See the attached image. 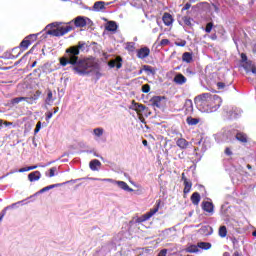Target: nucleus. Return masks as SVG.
I'll return each mask as SVG.
<instances>
[{
    "mask_svg": "<svg viewBox=\"0 0 256 256\" xmlns=\"http://www.w3.org/2000/svg\"><path fill=\"white\" fill-rule=\"evenodd\" d=\"M85 49V42H79L77 46H71L66 49V55L60 58V65L67 67V65H73L72 69L76 75L85 77L89 73H93L97 69L95 62L89 59L79 60V53Z\"/></svg>",
    "mask_w": 256,
    "mask_h": 256,
    "instance_id": "f257e3e1",
    "label": "nucleus"
},
{
    "mask_svg": "<svg viewBox=\"0 0 256 256\" xmlns=\"http://www.w3.org/2000/svg\"><path fill=\"white\" fill-rule=\"evenodd\" d=\"M194 103L201 113H215L221 107V97L211 93H204L196 96Z\"/></svg>",
    "mask_w": 256,
    "mask_h": 256,
    "instance_id": "f03ea898",
    "label": "nucleus"
},
{
    "mask_svg": "<svg viewBox=\"0 0 256 256\" xmlns=\"http://www.w3.org/2000/svg\"><path fill=\"white\" fill-rule=\"evenodd\" d=\"M59 25H61L59 22L49 24L47 27H50L51 30L47 31V35H52V37H63V35H67V33L73 31V27L71 25Z\"/></svg>",
    "mask_w": 256,
    "mask_h": 256,
    "instance_id": "7ed1b4c3",
    "label": "nucleus"
},
{
    "mask_svg": "<svg viewBox=\"0 0 256 256\" xmlns=\"http://www.w3.org/2000/svg\"><path fill=\"white\" fill-rule=\"evenodd\" d=\"M231 139H233V134H231V131H225L216 135V141L218 143H227L231 141Z\"/></svg>",
    "mask_w": 256,
    "mask_h": 256,
    "instance_id": "20e7f679",
    "label": "nucleus"
},
{
    "mask_svg": "<svg viewBox=\"0 0 256 256\" xmlns=\"http://www.w3.org/2000/svg\"><path fill=\"white\" fill-rule=\"evenodd\" d=\"M159 211V202L156 207L151 209L148 213L144 214L142 217L138 218V223H144V221H149V218L155 215Z\"/></svg>",
    "mask_w": 256,
    "mask_h": 256,
    "instance_id": "39448f33",
    "label": "nucleus"
},
{
    "mask_svg": "<svg viewBox=\"0 0 256 256\" xmlns=\"http://www.w3.org/2000/svg\"><path fill=\"white\" fill-rule=\"evenodd\" d=\"M111 3H113V2L105 3L103 1H97L93 5V11H96L97 13H99V12L103 11V9H105V5L109 6V5H111Z\"/></svg>",
    "mask_w": 256,
    "mask_h": 256,
    "instance_id": "423d86ee",
    "label": "nucleus"
},
{
    "mask_svg": "<svg viewBox=\"0 0 256 256\" xmlns=\"http://www.w3.org/2000/svg\"><path fill=\"white\" fill-rule=\"evenodd\" d=\"M114 185H117V187H119V189H122V191L133 193V188L129 187V185L125 181L116 180Z\"/></svg>",
    "mask_w": 256,
    "mask_h": 256,
    "instance_id": "0eeeda50",
    "label": "nucleus"
},
{
    "mask_svg": "<svg viewBox=\"0 0 256 256\" xmlns=\"http://www.w3.org/2000/svg\"><path fill=\"white\" fill-rule=\"evenodd\" d=\"M150 53L151 50L148 47H143L137 51V57L138 59H146V57H149Z\"/></svg>",
    "mask_w": 256,
    "mask_h": 256,
    "instance_id": "6e6552de",
    "label": "nucleus"
},
{
    "mask_svg": "<svg viewBox=\"0 0 256 256\" xmlns=\"http://www.w3.org/2000/svg\"><path fill=\"white\" fill-rule=\"evenodd\" d=\"M202 209L203 211H205L206 213H210L211 215L215 213V206H213V204L209 201H205L202 203Z\"/></svg>",
    "mask_w": 256,
    "mask_h": 256,
    "instance_id": "1a4fd4ad",
    "label": "nucleus"
},
{
    "mask_svg": "<svg viewBox=\"0 0 256 256\" xmlns=\"http://www.w3.org/2000/svg\"><path fill=\"white\" fill-rule=\"evenodd\" d=\"M39 97H41V91H36L33 96L25 97V101L28 105H33V103H36L39 100Z\"/></svg>",
    "mask_w": 256,
    "mask_h": 256,
    "instance_id": "9d476101",
    "label": "nucleus"
},
{
    "mask_svg": "<svg viewBox=\"0 0 256 256\" xmlns=\"http://www.w3.org/2000/svg\"><path fill=\"white\" fill-rule=\"evenodd\" d=\"M87 21H90L89 18L78 16L74 20V25H76V27H85L87 25Z\"/></svg>",
    "mask_w": 256,
    "mask_h": 256,
    "instance_id": "9b49d317",
    "label": "nucleus"
},
{
    "mask_svg": "<svg viewBox=\"0 0 256 256\" xmlns=\"http://www.w3.org/2000/svg\"><path fill=\"white\" fill-rule=\"evenodd\" d=\"M174 83H176V85H185L187 78L183 74L178 73L174 77Z\"/></svg>",
    "mask_w": 256,
    "mask_h": 256,
    "instance_id": "f8f14e48",
    "label": "nucleus"
},
{
    "mask_svg": "<svg viewBox=\"0 0 256 256\" xmlns=\"http://www.w3.org/2000/svg\"><path fill=\"white\" fill-rule=\"evenodd\" d=\"M103 133H105V129L101 127L95 128L92 132V135L94 136L95 141H99V139L103 137Z\"/></svg>",
    "mask_w": 256,
    "mask_h": 256,
    "instance_id": "ddd939ff",
    "label": "nucleus"
},
{
    "mask_svg": "<svg viewBox=\"0 0 256 256\" xmlns=\"http://www.w3.org/2000/svg\"><path fill=\"white\" fill-rule=\"evenodd\" d=\"M162 21L166 27H170V25H173V16L169 13H164Z\"/></svg>",
    "mask_w": 256,
    "mask_h": 256,
    "instance_id": "4468645a",
    "label": "nucleus"
},
{
    "mask_svg": "<svg viewBox=\"0 0 256 256\" xmlns=\"http://www.w3.org/2000/svg\"><path fill=\"white\" fill-rule=\"evenodd\" d=\"M199 233L205 236L213 235V228L209 225L202 226L199 230Z\"/></svg>",
    "mask_w": 256,
    "mask_h": 256,
    "instance_id": "2eb2a0df",
    "label": "nucleus"
},
{
    "mask_svg": "<svg viewBox=\"0 0 256 256\" xmlns=\"http://www.w3.org/2000/svg\"><path fill=\"white\" fill-rule=\"evenodd\" d=\"M108 65L111 69L117 67L118 69H121V67L123 66V64H121V58H116L115 60H110L108 62Z\"/></svg>",
    "mask_w": 256,
    "mask_h": 256,
    "instance_id": "dca6fc26",
    "label": "nucleus"
},
{
    "mask_svg": "<svg viewBox=\"0 0 256 256\" xmlns=\"http://www.w3.org/2000/svg\"><path fill=\"white\" fill-rule=\"evenodd\" d=\"M118 28H119V26L117 25V22H115V21H108L105 26L106 31H111V32L117 31Z\"/></svg>",
    "mask_w": 256,
    "mask_h": 256,
    "instance_id": "f3484780",
    "label": "nucleus"
},
{
    "mask_svg": "<svg viewBox=\"0 0 256 256\" xmlns=\"http://www.w3.org/2000/svg\"><path fill=\"white\" fill-rule=\"evenodd\" d=\"M89 167H90L91 171H99V168L101 167V161L94 159V160L90 161Z\"/></svg>",
    "mask_w": 256,
    "mask_h": 256,
    "instance_id": "a211bd4d",
    "label": "nucleus"
},
{
    "mask_svg": "<svg viewBox=\"0 0 256 256\" xmlns=\"http://www.w3.org/2000/svg\"><path fill=\"white\" fill-rule=\"evenodd\" d=\"M28 179L29 181H31V183H33L34 181H39V179H41V172L39 171L31 172L28 175Z\"/></svg>",
    "mask_w": 256,
    "mask_h": 256,
    "instance_id": "6ab92c4d",
    "label": "nucleus"
},
{
    "mask_svg": "<svg viewBox=\"0 0 256 256\" xmlns=\"http://www.w3.org/2000/svg\"><path fill=\"white\" fill-rule=\"evenodd\" d=\"M176 145L177 147H179L180 149H187V147H189V142L186 141L184 138H179L176 141Z\"/></svg>",
    "mask_w": 256,
    "mask_h": 256,
    "instance_id": "aec40b11",
    "label": "nucleus"
},
{
    "mask_svg": "<svg viewBox=\"0 0 256 256\" xmlns=\"http://www.w3.org/2000/svg\"><path fill=\"white\" fill-rule=\"evenodd\" d=\"M23 203H24V201L22 200V201H18V202H16V203H14V204H12V205H10V206L5 207V208L2 210L1 215H3V217H5V215L7 214V210H9V209H15V207H17L18 205H23Z\"/></svg>",
    "mask_w": 256,
    "mask_h": 256,
    "instance_id": "412c9836",
    "label": "nucleus"
},
{
    "mask_svg": "<svg viewBox=\"0 0 256 256\" xmlns=\"http://www.w3.org/2000/svg\"><path fill=\"white\" fill-rule=\"evenodd\" d=\"M230 117L231 119H237V117H240L241 113H243V111L239 108H232V110H230Z\"/></svg>",
    "mask_w": 256,
    "mask_h": 256,
    "instance_id": "4be33fe9",
    "label": "nucleus"
},
{
    "mask_svg": "<svg viewBox=\"0 0 256 256\" xmlns=\"http://www.w3.org/2000/svg\"><path fill=\"white\" fill-rule=\"evenodd\" d=\"M150 102H151L152 107H157L158 109H160V107H161V97L160 96L153 97L150 100Z\"/></svg>",
    "mask_w": 256,
    "mask_h": 256,
    "instance_id": "5701e85b",
    "label": "nucleus"
},
{
    "mask_svg": "<svg viewBox=\"0 0 256 256\" xmlns=\"http://www.w3.org/2000/svg\"><path fill=\"white\" fill-rule=\"evenodd\" d=\"M90 181H102L103 183H113L115 185L117 180L112 178H88Z\"/></svg>",
    "mask_w": 256,
    "mask_h": 256,
    "instance_id": "b1692460",
    "label": "nucleus"
},
{
    "mask_svg": "<svg viewBox=\"0 0 256 256\" xmlns=\"http://www.w3.org/2000/svg\"><path fill=\"white\" fill-rule=\"evenodd\" d=\"M201 201V195L198 192H194L191 196V202L193 205H199Z\"/></svg>",
    "mask_w": 256,
    "mask_h": 256,
    "instance_id": "393cba45",
    "label": "nucleus"
},
{
    "mask_svg": "<svg viewBox=\"0 0 256 256\" xmlns=\"http://www.w3.org/2000/svg\"><path fill=\"white\" fill-rule=\"evenodd\" d=\"M63 184L61 183H58V184H52V185H49V186H46L44 188H42L38 194H41V193H46V191H51V189H55L56 187H61Z\"/></svg>",
    "mask_w": 256,
    "mask_h": 256,
    "instance_id": "a878e982",
    "label": "nucleus"
},
{
    "mask_svg": "<svg viewBox=\"0 0 256 256\" xmlns=\"http://www.w3.org/2000/svg\"><path fill=\"white\" fill-rule=\"evenodd\" d=\"M235 138L237 139V141H240V143H247V135L245 133L238 132L235 135Z\"/></svg>",
    "mask_w": 256,
    "mask_h": 256,
    "instance_id": "bb28decb",
    "label": "nucleus"
},
{
    "mask_svg": "<svg viewBox=\"0 0 256 256\" xmlns=\"http://www.w3.org/2000/svg\"><path fill=\"white\" fill-rule=\"evenodd\" d=\"M191 187H193V183H191V180L185 179L184 182V193L187 195V193H190Z\"/></svg>",
    "mask_w": 256,
    "mask_h": 256,
    "instance_id": "cd10ccee",
    "label": "nucleus"
},
{
    "mask_svg": "<svg viewBox=\"0 0 256 256\" xmlns=\"http://www.w3.org/2000/svg\"><path fill=\"white\" fill-rule=\"evenodd\" d=\"M134 111H137L138 113H143L145 111V105L134 103L131 107Z\"/></svg>",
    "mask_w": 256,
    "mask_h": 256,
    "instance_id": "c85d7f7f",
    "label": "nucleus"
},
{
    "mask_svg": "<svg viewBox=\"0 0 256 256\" xmlns=\"http://www.w3.org/2000/svg\"><path fill=\"white\" fill-rule=\"evenodd\" d=\"M182 61H184V63H191L193 61V55L189 52H185L182 55Z\"/></svg>",
    "mask_w": 256,
    "mask_h": 256,
    "instance_id": "c756f323",
    "label": "nucleus"
},
{
    "mask_svg": "<svg viewBox=\"0 0 256 256\" xmlns=\"http://www.w3.org/2000/svg\"><path fill=\"white\" fill-rule=\"evenodd\" d=\"M253 62L248 60L247 62L242 63L243 69H245L246 73H251V69L253 67Z\"/></svg>",
    "mask_w": 256,
    "mask_h": 256,
    "instance_id": "7c9ffc66",
    "label": "nucleus"
},
{
    "mask_svg": "<svg viewBox=\"0 0 256 256\" xmlns=\"http://www.w3.org/2000/svg\"><path fill=\"white\" fill-rule=\"evenodd\" d=\"M199 249H204L205 251H208V249H211V243L209 242H199L198 243Z\"/></svg>",
    "mask_w": 256,
    "mask_h": 256,
    "instance_id": "2f4dec72",
    "label": "nucleus"
},
{
    "mask_svg": "<svg viewBox=\"0 0 256 256\" xmlns=\"http://www.w3.org/2000/svg\"><path fill=\"white\" fill-rule=\"evenodd\" d=\"M186 253H199V246L197 245H191L188 248H186Z\"/></svg>",
    "mask_w": 256,
    "mask_h": 256,
    "instance_id": "473e14b6",
    "label": "nucleus"
},
{
    "mask_svg": "<svg viewBox=\"0 0 256 256\" xmlns=\"http://www.w3.org/2000/svg\"><path fill=\"white\" fill-rule=\"evenodd\" d=\"M29 45H31V40H28V38H25L21 43H20V47L22 49H29Z\"/></svg>",
    "mask_w": 256,
    "mask_h": 256,
    "instance_id": "72a5a7b5",
    "label": "nucleus"
},
{
    "mask_svg": "<svg viewBox=\"0 0 256 256\" xmlns=\"http://www.w3.org/2000/svg\"><path fill=\"white\" fill-rule=\"evenodd\" d=\"M219 237H221L222 239L227 237V227L226 226H221L219 228Z\"/></svg>",
    "mask_w": 256,
    "mask_h": 256,
    "instance_id": "f704fd0d",
    "label": "nucleus"
},
{
    "mask_svg": "<svg viewBox=\"0 0 256 256\" xmlns=\"http://www.w3.org/2000/svg\"><path fill=\"white\" fill-rule=\"evenodd\" d=\"M186 123L189 125H197L199 123V118L188 117Z\"/></svg>",
    "mask_w": 256,
    "mask_h": 256,
    "instance_id": "c9c22d12",
    "label": "nucleus"
},
{
    "mask_svg": "<svg viewBox=\"0 0 256 256\" xmlns=\"http://www.w3.org/2000/svg\"><path fill=\"white\" fill-rule=\"evenodd\" d=\"M46 103L47 105H51V103H53V92L51 90L48 91Z\"/></svg>",
    "mask_w": 256,
    "mask_h": 256,
    "instance_id": "e433bc0d",
    "label": "nucleus"
},
{
    "mask_svg": "<svg viewBox=\"0 0 256 256\" xmlns=\"http://www.w3.org/2000/svg\"><path fill=\"white\" fill-rule=\"evenodd\" d=\"M182 21L185 25H187V27H191L193 24L191 23L193 21V19H191L190 17L184 16L182 18Z\"/></svg>",
    "mask_w": 256,
    "mask_h": 256,
    "instance_id": "4c0bfd02",
    "label": "nucleus"
},
{
    "mask_svg": "<svg viewBox=\"0 0 256 256\" xmlns=\"http://www.w3.org/2000/svg\"><path fill=\"white\" fill-rule=\"evenodd\" d=\"M21 101H25V97H16L11 100V104L17 105V104L21 103Z\"/></svg>",
    "mask_w": 256,
    "mask_h": 256,
    "instance_id": "58836bf2",
    "label": "nucleus"
},
{
    "mask_svg": "<svg viewBox=\"0 0 256 256\" xmlns=\"http://www.w3.org/2000/svg\"><path fill=\"white\" fill-rule=\"evenodd\" d=\"M127 51H135V43L134 42H128L126 44Z\"/></svg>",
    "mask_w": 256,
    "mask_h": 256,
    "instance_id": "ea45409f",
    "label": "nucleus"
},
{
    "mask_svg": "<svg viewBox=\"0 0 256 256\" xmlns=\"http://www.w3.org/2000/svg\"><path fill=\"white\" fill-rule=\"evenodd\" d=\"M151 91V86L149 84H144L142 86V93H149Z\"/></svg>",
    "mask_w": 256,
    "mask_h": 256,
    "instance_id": "a19ab883",
    "label": "nucleus"
},
{
    "mask_svg": "<svg viewBox=\"0 0 256 256\" xmlns=\"http://www.w3.org/2000/svg\"><path fill=\"white\" fill-rule=\"evenodd\" d=\"M37 35L39 34H30L28 37H26V39H28L29 41H31V43H33V41H37Z\"/></svg>",
    "mask_w": 256,
    "mask_h": 256,
    "instance_id": "79ce46f5",
    "label": "nucleus"
},
{
    "mask_svg": "<svg viewBox=\"0 0 256 256\" xmlns=\"http://www.w3.org/2000/svg\"><path fill=\"white\" fill-rule=\"evenodd\" d=\"M56 171H57V167L50 168L48 177H55Z\"/></svg>",
    "mask_w": 256,
    "mask_h": 256,
    "instance_id": "37998d69",
    "label": "nucleus"
},
{
    "mask_svg": "<svg viewBox=\"0 0 256 256\" xmlns=\"http://www.w3.org/2000/svg\"><path fill=\"white\" fill-rule=\"evenodd\" d=\"M176 47H185L187 45V41L181 40L180 42H175Z\"/></svg>",
    "mask_w": 256,
    "mask_h": 256,
    "instance_id": "c03bdc74",
    "label": "nucleus"
},
{
    "mask_svg": "<svg viewBox=\"0 0 256 256\" xmlns=\"http://www.w3.org/2000/svg\"><path fill=\"white\" fill-rule=\"evenodd\" d=\"M213 30V23L209 22L207 25H206V28H205V31L206 33H209L210 31Z\"/></svg>",
    "mask_w": 256,
    "mask_h": 256,
    "instance_id": "a18cd8bd",
    "label": "nucleus"
},
{
    "mask_svg": "<svg viewBox=\"0 0 256 256\" xmlns=\"http://www.w3.org/2000/svg\"><path fill=\"white\" fill-rule=\"evenodd\" d=\"M224 153L227 157H231V155H233V151L229 147L225 148Z\"/></svg>",
    "mask_w": 256,
    "mask_h": 256,
    "instance_id": "49530a36",
    "label": "nucleus"
},
{
    "mask_svg": "<svg viewBox=\"0 0 256 256\" xmlns=\"http://www.w3.org/2000/svg\"><path fill=\"white\" fill-rule=\"evenodd\" d=\"M39 131H41V122H38L36 124V128L34 129V135H37V133H39Z\"/></svg>",
    "mask_w": 256,
    "mask_h": 256,
    "instance_id": "de8ad7c7",
    "label": "nucleus"
},
{
    "mask_svg": "<svg viewBox=\"0 0 256 256\" xmlns=\"http://www.w3.org/2000/svg\"><path fill=\"white\" fill-rule=\"evenodd\" d=\"M160 45H161L162 47H165L166 45H169V39H162V40L160 41Z\"/></svg>",
    "mask_w": 256,
    "mask_h": 256,
    "instance_id": "09e8293b",
    "label": "nucleus"
},
{
    "mask_svg": "<svg viewBox=\"0 0 256 256\" xmlns=\"http://www.w3.org/2000/svg\"><path fill=\"white\" fill-rule=\"evenodd\" d=\"M241 61H242V64H243V63H246L247 61H249V60L247 59V55H246L245 53H242V54H241Z\"/></svg>",
    "mask_w": 256,
    "mask_h": 256,
    "instance_id": "8fccbe9b",
    "label": "nucleus"
},
{
    "mask_svg": "<svg viewBox=\"0 0 256 256\" xmlns=\"http://www.w3.org/2000/svg\"><path fill=\"white\" fill-rule=\"evenodd\" d=\"M189 9H191V3H186L182 8V11H189Z\"/></svg>",
    "mask_w": 256,
    "mask_h": 256,
    "instance_id": "3c124183",
    "label": "nucleus"
},
{
    "mask_svg": "<svg viewBox=\"0 0 256 256\" xmlns=\"http://www.w3.org/2000/svg\"><path fill=\"white\" fill-rule=\"evenodd\" d=\"M144 70L147 71V73H153V68H151V66H144Z\"/></svg>",
    "mask_w": 256,
    "mask_h": 256,
    "instance_id": "603ef678",
    "label": "nucleus"
},
{
    "mask_svg": "<svg viewBox=\"0 0 256 256\" xmlns=\"http://www.w3.org/2000/svg\"><path fill=\"white\" fill-rule=\"evenodd\" d=\"M158 256H167V249H163L159 252Z\"/></svg>",
    "mask_w": 256,
    "mask_h": 256,
    "instance_id": "864d4df0",
    "label": "nucleus"
},
{
    "mask_svg": "<svg viewBox=\"0 0 256 256\" xmlns=\"http://www.w3.org/2000/svg\"><path fill=\"white\" fill-rule=\"evenodd\" d=\"M217 87H218V89H225V83H223V82H218V83H217Z\"/></svg>",
    "mask_w": 256,
    "mask_h": 256,
    "instance_id": "5fc2aeb1",
    "label": "nucleus"
},
{
    "mask_svg": "<svg viewBox=\"0 0 256 256\" xmlns=\"http://www.w3.org/2000/svg\"><path fill=\"white\" fill-rule=\"evenodd\" d=\"M27 171H29V167H24V168L19 169L18 173H25Z\"/></svg>",
    "mask_w": 256,
    "mask_h": 256,
    "instance_id": "6e6d98bb",
    "label": "nucleus"
},
{
    "mask_svg": "<svg viewBox=\"0 0 256 256\" xmlns=\"http://www.w3.org/2000/svg\"><path fill=\"white\" fill-rule=\"evenodd\" d=\"M53 117V112H48L46 115V121H49Z\"/></svg>",
    "mask_w": 256,
    "mask_h": 256,
    "instance_id": "4d7b16f0",
    "label": "nucleus"
},
{
    "mask_svg": "<svg viewBox=\"0 0 256 256\" xmlns=\"http://www.w3.org/2000/svg\"><path fill=\"white\" fill-rule=\"evenodd\" d=\"M212 8L214 9V11H215L216 13H219V8L217 7V5L212 4Z\"/></svg>",
    "mask_w": 256,
    "mask_h": 256,
    "instance_id": "13d9d810",
    "label": "nucleus"
},
{
    "mask_svg": "<svg viewBox=\"0 0 256 256\" xmlns=\"http://www.w3.org/2000/svg\"><path fill=\"white\" fill-rule=\"evenodd\" d=\"M37 165H34V166H29L28 167V171H33L34 169H37Z\"/></svg>",
    "mask_w": 256,
    "mask_h": 256,
    "instance_id": "bf43d9fd",
    "label": "nucleus"
},
{
    "mask_svg": "<svg viewBox=\"0 0 256 256\" xmlns=\"http://www.w3.org/2000/svg\"><path fill=\"white\" fill-rule=\"evenodd\" d=\"M186 105H188L189 107H193V101L187 100Z\"/></svg>",
    "mask_w": 256,
    "mask_h": 256,
    "instance_id": "052dcab7",
    "label": "nucleus"
},
{
    "mask_svg": "<svg viewBox=\"0 0 256 256\" xmlns=\"http://www.w3.org/2000/svg\"><path fill=\"white\" fill-rule=\"evenodd\" d=\"M250 71H251V73H254V75H256V67L255 66H252Z\"/></svg>",
    "mask_w": 256,
    "mask_h": 256,
    "instance_id": "680f3d73",
    "label": "nucleus"
},
{
    "mask_svg": "<svg viewBox=\"0 0 256 256\" xmlns=\"http://www.w3.org/2000/svg\"><path fill=\"white\" fill-rule=\"evenodd\" d=\"M232 256H241V253H239V251H235Z\"/></svg>",
    "mask_w": 256,
    "mask_h": 256,
    "instance_id": "e2e57ef3",
    "label": "nucleus"
},
{
    "mask_svg": "<svg viewBox=\"0 0 256 256\" xmlns=\"http://www.w3.org/2000/svg\"><path fill=\"white\" fill-rule=\"evenodd\" d=\"M4 125H5L6 127H9L10 125H13V123H12V122H4Z\"/></svg>",
    "mask_w": 256,
    "mask_h": 256,
    "instance_id": "0e129e2a",
    "label": "nucleus"
},
{
    "mask_svg": "<svg viewBox=\"0 0 256 256\" xmlns=\"http://www.w3.org/2000/svg\"><path fill=\"white\" fill-rule=\"evenodd\" d=\"M159 32V28H153L152 33H158Z\"/></svg>",
    "mask_w": 256,
    "mask_h": 256,
    "instance_id": "69168bd1",
    "label": "nucleus"
},
{
    "mask_svg": "<svg viewBox=\"0 0 256 256\" xmlns=\"http://www.w3.org/2000/svg\"><path fill=\"white\" fill-rule=\"evenodd\" d=\"M223 256H231V254H229V252H224Z\"/></svg>",
    "mask_w": 256,
    "mask_h": 256,
    "instance_id": "338daca9",
    "label": "nucleus"
},
{
    "mask_svg": "<svg viewBox=\"0 0 256 256\" xmlns=\"http://www.w3.org/2000/svg\"><path fill=\"white\" fill-rule=\"evenodd\" d=\"M253 53L256 54V44H255L254 47H253Z\"/></svg>",
    "mask_w": 256,
    "mask_h": 256,
    "instance_id": "774afa93",
    "label": "nucleus"
}]
</instances>
